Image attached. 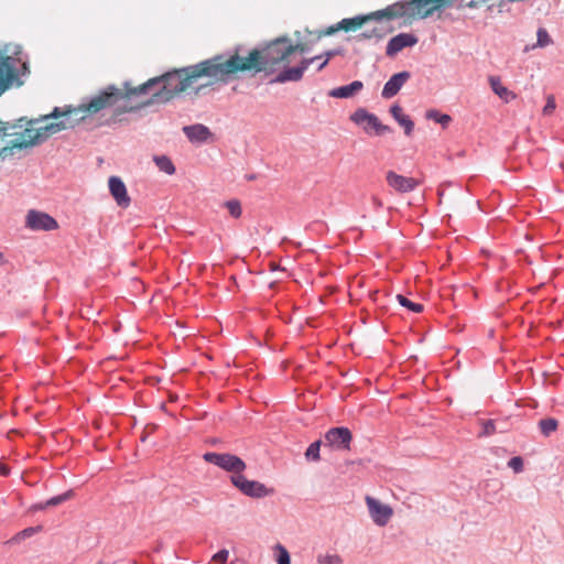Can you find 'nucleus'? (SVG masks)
<instances>
[{
	"instance_id": "nucleus-6",
	"label": "nucleus",
	"mask_w": 564,
	"mask_h": 564,
	"mask_svg": "<svg viewBox=\"0 0 564 564\" xmlns=\"http://www.w3.org/2000/svg\"><path fill=\"white\" fill-rule=\"evenodd\" d=\"M350 120L358 126L366 123L364 127L366 133H370V129H372L377 135H383L393 131L391 127L383 124L375 113L369 112L365 108L356 109L350 115Z\"/></svg>"
},
{
	"instance_id": "nucleus-31",
	"label": "nucleus",
	"mask_w": 564,
	"mask_h": 564,
	"mask_svg": "<svg viewBox=\"0 0 564 564\" xmlns=\"http://www.w3.org/2000/svg\"><path fill=\"white\" fill-rule=\"evenodd\" d=\"M425 118L427 120H433L440 124H442L443 128L447 127L448 123L452 121V117L447 113H442L436 109H429L425 112Z\"/></svg>"
},
{
	"instance_id": "nucleus-28",
	"label": "nucleus",
	"mask_w": 564,
	"mask_h": 564,
	"mask_svg": "<svg viewBox=\"0 0 564 564\" xmlns=\"http://www.w3.org/2000/svg\"><path fill=\"white\" fill-rule=\"evenodd\" d=\"M489 84L492 91L506 101H509L510 98H516V95L512 91L501 85L500 78L498 76H490Z\"/></svg>"
},
{
	"instance_id": "nucleus-57",
	"label": "nucleus",
	"mask_w": 564,
	"mask_h": 564,
	"mask_svg": "<svg viewBox=\"0 0 564 564\" xmlns=\"http://www.w3.org/2000/svg\"><path fill=\"white\" fill-rule=\"evenodd\" d=\"M508 2H503V0H500V2L498 3V8H499V12H501L505 8V6L507 4Z\"/></svg>"
},
{
	"instance_id": "nucleus-38",
	"label": "nucleus",
	"mask_w": 564,
	"mask_h": 564,
	"mask_svg": "<svg viewBox=\"0 0 564 564\" xmlns=\"http://www.w3.org/2000/svg\"><path fill=\"white\" fill-rule=\"evenodd\" d=\"M362 18L365 20V24L369 21H381L382 19H388L387 7L384 9L377 10L368 14H362Z\"/></svg>"
},
{
	"instance_id": "nucleus-26",
	"label": "nucleus",
	"mask_w": 564,
	"mask_h": 564,
	"mask_svg": "<svg viewBox=\"0 0 564 564\" xmlns=\"http://www.w3.org/2000/svg\"><path fill=\"white\" fill-rule=\"evenodd\" d=\"M30 148L26 139H14L9 141L6 147H0V162L4 161L7 158L13 155V150H23Z\"/></svg>"
},
{
	"instance_id": "nucleus-42",
	"label": "nucleus",
	"mask_w": 564,
	"mask_h": 564,
	"mask_svg": "<svg viewBox=\"0 0 564 564\" xmlns=\"http://www.w3.org/2000/svg\"><path fill=\"white\" fill-rule=\"evenodd\" d=\"M317 562H318V564H341L343 560H341V557L339 555H336V554L329 555V554H327L325 556L319 555L317 557Z\"/></svg>"
},
{
	"instance_id": "nucleus-16",
	"label": "nucleus",
	"mask_w": 564,
	"mask_h": 564,
	"mask_svg": "<svg viewBox=\"0 0 564 564\" xmlns=\"http://www.w3.org/2000/svg\"><path fill=\"white\" fill-rule=\"evenodd\" d=\"M17 77L18 70L14 59L0 52V87H6V90L9 89Z\"/></svg>"
},
{
	"instance_id": "nucleus-13",
	"label": "nucleus",
	"mask_w": 564,
	"mask_h": 564,
	"mask_svg": "<svg viewBox=\"0 0 564 564\" xmlns=\"http://www.w3.org/2000/svg\"><path fill=\"white\" fill-rule=\"evenodd\" d=\"M366 503L369 509L372 521L379 525L384 527L391 519L393 510L390 506L381 503L378 499L367 496Z\"/></svg>"
},
{
	"instance_id": "nucleus-14",
	"label": "nucleus",
	"mask_w": 564,
	"mask_h": 564,
	"mask_svg": "<svg viewBox=\"0 0 564 564\" xmlns=\"http://www.w3.org/2000/svg\"><path fill=\"white\" fill-rule=\"evenodd\" d=\"M159 78L153 77L139 86H132L130 82H124L122 89L123 99L130 100L133 97L152 96L158 88ZM128 104V101H126Z\"/></svg>"
},
{
	"instance_id": "nucleus-47",
	"label": "nucleus",
	"mask_w": 564,
	"mask_h": 564,
	"mask_svg": "<svg viewBox=\"0 0 564 564\" xmlns=\"http://www.w3.org/2000/svg\"><path fill=\"white\" fill-rule=\"evenodd\" d=\"M485 2L484 0H470L468 2H464L463 0L457 4L458 9L463 8H469V9H477L479 8L480 3Z\"/></svg>"
},
{
	"instance_id": "nucleus-29",
	"label": "nucleus",
	"mask_w": 564,
	"mask_h": 564,
	"mask_svg": "<svg viewBox=\"0 0 564 564\" xmlns=\"http://www.w3.org/2000/svg\"><path fill=\"white\" fill-rule=\"evenodd\" d=\"M364 24L365 20L362 18V14L352 18H346L338 22L339 31L345 32L356 31L357 29H360Z\"/></svg>"
},
{
	"instance_id": "nucleus-44",
	"label": "nucleus",
	"mask_w": 564,
	"mask_h": 564,
	"mask_svg": "<svg viewBox=\"0 0 564 564\" xmlns=\"http://www.w3.org/2000/svg\"><path fill=\"white\" fill-rule=\"evenodd\" d=\"M339 31V25L338 23L334 24V25H330L326 29H323V30H319L316 32L317 34V37L316 40H319L322 39L323 36H330V35H334L335 33H337Z\"/></svg>"
},
{
	"instance_id": "nucleus-45",
	"label": "nucleus",
	"mask_w": 564,
	"mask_h": 564,
	"mask_svg": "<svg viewBox=\"0 0 564 564\" xmlns=\"http://www.w3.org/2000/svg\"><path fill=\"white\" fill-rule=\"evenodd\" d=\"M229 552L226 549L219 550L212 557V561L219 564H226L228 561Z\"/></svg>"
},
{
	"instance_id": "nucleus-54",
	"label": "nucleus",
	"mask_w": 564,
	"mask_h": 564,
	"mask_svg": "<svg viewBox=\"0 0 564 564\" xmlns=\"http://www.w3.org/2000/svg\"><path fill=\"white\" fill-rule=\"evenodd\" d=\"M10 467L3 463L0 462V475L3 477H7L10 475Z\"/></svg>"
},
{
	"instance_id": "nucleus-56",
	"label": "nucleus",
	"mask_w": 564,
	"mask_h": 564,
	"mask_svg": "<svg viewBox=\"0 0 564 564\" xmlns=\"http://www.w3.org/2000/svg\"><path fill=\"white\" fill-rule=\"evenodd\" d=\"M327 64H328V58H325V61L323 63H319V66L317 67V69L322 70Z\"/></svg>"
},
{
	"instance_id": "nucleus-59",
	"label": "nucleus",
	"mask_w": 564,
	"mask_h": 564,
	"mask_svg": "<svg viewBox=\"0 0 564 564\" xmlns=\"http://www.w3.org/2000/svg\"><path fill=\"white\" fill-rule=\"evenodd\" d=\"M6 91V87H0V96Z\"/></svg>"
},
{
	"instance_id": "nucleus-34",
	"label": "nucleus",
	"mask_w": 564,
	"mask_h": 564,
	"mask_svg": "<svg viewBox=\"0 0 564 564\" xmlns=\"http://www.w3.org/2000/svg\"><path fill=\"white\" fill-rule=\"evenodd\" d=\"M397 300L399 302L400 305H402L403 307L408 308L409 311L411 312H414V313H421L423 312L424 310V306L423 304L421 303H415V302H412L411 300H409L405 295L403 294H398L397 295Z\"/></svg>"
},
{
	"instance_id": "nucleus-55",
	"label": "nucleus",
	"mask_w": 564,
	"mask_h": 564,
	"mask_svg": "<svg viewBox=\"0 0 564 564\" xmlns=\"http://www.w3.org/2000/svg\"><path fill=\"white\" fill-rule=\"evenodd\" d=\"M372 204L377 209L382 207V202L378 197L372 198Z\"/></svg>"
},
{
	"instance_id": "nucleus-24",
	"label": "nucleus",
	"mask_w": 564,
	"mask_h": 564,
	"mask_svg": "<svg viewBox=\"0 0 564 564\" xmlns=\"http://www.w3.org/2000/svg\"><path fill=\"white\" fill-rule=\"evenodd\" d=\"M364 88V84L360 80H354L348 85L339 86L336 88H333L328 96L333 98H351L356 94H358Z\"/></svg>"
},
{
	"instance_id": "nucleus-11",
	"label": "nucleus",
	"mask_w": 564,
	"mask_h": 564,
	"mask_svg": "<svg viewBox=\"0 0 564 564\" xmlns=\"http://www.w3.org/2000/svg\"><path fill=\"white\" fill-rule=\"evenodd\" d=\"M68 128H74V122L68 123L66 120L51 122L46 126L37 128L33 137L31 139H26V142L30 148L40 145L43 142H45L51 135L63 130H66Z\"/></svg>"
},
{
	"instance_id": "nucleus-49",
	"label": "nucleus",
	"mask_w": 564,
	"mask_h": 564,
	"mask_svg": "<svg viewBox=\"0 0 564 564\" xmlns=\"http://www.w3.org/2000/svg\"><path fill=\"white\" fill-rule=\"evenodd\" d=\"M389 112L391 113V116L393 117V119L397 121L398 119H400L404 113H403V110H402V107L399 105V104H393L390 109H389Z\"/></svg>"
},
{
	"instance_id": "nucleus-22",
	"label": "nucleus",
	"mask_w": 564,
	"mask_h": 564,
	"mask_svg": "<svg viewBox=\"0 0 564 564\" xmlns=\"http://www.w3.org/2000/svg\"><path fill=\"white\" fill-rule=\"evenodd\" d=\"M388 20L404 19V24H410L413 21L411 17V6L409 0H401L387 7Z\"/></svg>"
},
{
	"instance_id": "nucleus-48",
	"label": "nucleus",
	"mask_w": 564,
	"mask_h": 564,
	"mask_svg": "<svg viewBox=\"0 0 564 564\" xmlns=\"http://www.w3.org/2000/svg\"><path fill=\"white\" fill-rule=\"evenodd\" d=\"M555 107H556L555 99H554V97L552 95H550L547 97L546 104H545V106L543 108V113L544 115H551L554 111Z\"/></svg>"
},
{
	"instance_id": "nucleus-36",
	"label": "nucleus",
	"mask_w": 564,
	"mask_h": 564,
	"mask_svg": "<svg viewBox=\"0 0 564 564\" xmlns=\"http://www.w3.org/2000/svg\"><path fill=\"white\" fill-rule=\"evenodd\" d=\"M322 446V441H315L307 447L305 452V457L307 460L318 462L321 459L319 451Z\"/></svg>"
},
{
	"instance_id": "nucleus-4",
	"label": "nucleus",
	"mask_w": 564,
	"mask_h": 564,
	"mask_svg": "<svg viewBox=\"0 0 564 564\" xmlns=\"http://www.w3.org/2000/svg\"><path fill=\"white\" fill-rule=\"evenodd\" d=\"M120 100H123L122 89L118 88L116 85H108L88 101L77 106V112H82V116L76 119V122H82L87 117L96 115L104 109L115 107V111L118 107H122V105H118ZM123 106L130 105L124 102ZM113 117L117 116L113 113Z\"/></svg>"
},
{
	"instance_id": "nucleus-51",
	"label": "nucleus",
	"mask_w": 564,
	"mask_h": 564,
	"mask_svg": "<svg viewBox=\"0 0 564 564\" xmlns=\"http://www.w3.org/2000/svg\"><path fill=\"white\" fill-rule=\"evenodd\" d=\"M484 486L485 488H492L495 491H498L502 488V484L498 479L486 480Z\"/></svg>"
},
{
	"instance_id": "nucleus-53",
	"label": "nucleus",
	"mask_w": 564,
	"mask_h": 564,
	"mask_svg": "<svg viewBox=\"0 0 564 564\" xmlns=\"http://www.w3.org/2000/svg\"><path fill=\"white\" fill-rule=\"evenodd\" d=\"M155 429H156L155 424L147 425L144 431H143L142 436L140 437L141 442H145V440L148 437V434L154 432Z\"/></svg>"
},
{
	"instance_id": "nucleus-52",
	"label": "nucleus",
	"mask_w": 564,
	"mask_h": 564,
	"mask_svg": "<svg viewBox=\"0 0 564 564\" xmlns=\"http://www.w3.org/2000/svg\"><path fill=\"white\" fill-rule=\"evenodd\" d=\"M344 54V48L343 47H337V48H334V50H329V51H326L323 55L329 59H332L333 57L335 56H338V55H343Z\"/></svg>"
},
{
	"instance_id": "nucleus-12",
	"label": "nucleus",
	"mask_w": 564,
	"mask_h": 564,
	"mask_svg": "<svg viewBox=\"0 0 564 564\" xmlns=\"http://www.w3.org/2000/svg\"><path fill=\"white\" fill-rule=\"evenodd\" d=\"M326 444L339 449L345 451L350 448L352 434L348 427L336 426L329 429L325 434Z\"/></svg>"
},
{
	"instance_id": "nucleus-41",
	"label": "nucleus",
	"mask_w": 564,
	"mask_h": 564,
	"mask_svg": "<svg viewBox=\"0 0 564 564\" xmlns=\"http://www.w3.org/2000/svg\"><path fill=\"white\" fill-rule=\"evenodd\" d=\"M397 122L403 127L405 135L409 137L412 134L414 122L408 115H403L400 119L397 120Z\"/></svg>"
},
{
	"instance_id": "nucleus-18",
	"label": "nucleus",
	"mask_w": 564,
	"mask_h": 564,
	"mask_svg": "<svg viewBox=\"0 0 564 564\" xmlns=\"http://www.w3.org/2000/svg\"><path fill=\"white\" fill-rule=\"evenodd\" d=\"M410 78L411 73L408 70L393 74L383 86L381 93L382 98L390 99L394 97Z\"/></svg>"
},
{
	"instance_id": "nucleus-27",
	"label": "nucleus",
	"mask_w": 564,
	"mask_h": 564,
	"mask_svg": "<svg viewBox=\"0 0 564 564\" xmlns=\"http://www.w3.org/2000/svg\"><path fill=\"white\" fill-rule=\"evenodd\" d=\"M387 32H384L381 28H373L368 31H364L355 36L349 37L348 40L354 41L356 43H360L366 40L376 39V42L381 41L386 36Z\"/></svg>"
},
{
	"instance_id": "nucleus-46",
	"label": "nucleus",
	"mask_w": 564,
	"mask_h": 564,
	"mask_svg": "<svg viewBox=\"0 0 564 564\" xmlns=\"http://www.w3.org/2000/svg\"><path fill=\"white\" fill-rule=\"evenodd\" d=\"M496 432V424L492 420H487L482 424V434L486 436L492 435Z\"/></svg>"
},
{
	"instance_id": "nucleus-37",
	"label": "nucleus",
	"mask_w": 564,
	"mask_h": 564,
	"mask_svg": "<svg viewBox=\"0 0 564 564\" xmlns=\"http://www.w3.org/2000/svg\"><path fill=\"white\" fill-rule=\"evenodd\" d=\"M288 47L290 51V55L299 52L300 54H306L311 51V46L307 43H292L291 39L288 36Z\"/></svg>"
},
{
	"instance_id": "nucleus-30",
	"label": "nucleus",
	"mask_w": 564,
	"mask_h": 564,
	"mask_svg": "<svg viewBox=\"0 0 564 564\" xmlns=\"http://www.w3.org/2000/svg\"><path fill=\"white\" fill-rule=\"evenodd\" d=\"M154 162L160 171L173 175L175 173V165L173 164L172 160L166 155H156L154 156Z\"/></svg>"
},
{
	"instance_id": "nucleus-60",
	"label": "nucleus",
	"mask_w": 564,
	"mask_h": 564,
	"mask_svg": "<svg viewBox=\"0 0 564 564\" xmlns=\"http://www.w3.org/2000/svg\"><path fill=\"white\" fill-rule=\"evenodd\" d=\"M248 180H254V175L248 176Z\"/></svg>"
},
{
	"instance_id": "nucleus-62",
	"label": "nucleus",
	"mask_w": 564,
	"mask_h": 564,
	"mask_svg": "<svg viewBox=\"0 0 564 564\" xmlns=\"http://www.w3.org/2000/svg\"><path fill=\"white\" fill-rule=\"evenodd\" d=\"M98 564H102V562H99Z\"/></svg>"
},
{
	"instance_id": "nucleus-23",
	"label": "nucleus",
	"mask_w": 564,
	"mask_h": 564,
	"mask_svg": "<svg viewBox=\"0 0 564 564\" xmlns=\"http://www.w3.org/2000/svg\"><path fill=\"white\" fill-rule=\"evenodd\" d=\"M82 116V112H77V107L68 106L64 109H61L59 107H55L53 111L48 115L41 116L39 119L40 121L47 120V119H58L61 117H64L68 123L74 122V127L78 124L79 122H76V119H78Z\"/></svg>"
},
{
	"instance_id": "nucleus-35",
	"label": "nucleus",
	"mask_w": 564,
	"mask_h": 564,
	"mask_svg": "<svg viewBox=\"0 0 564 564\" xmlns=\"http://www.w3.org/2000/svg\"><path fill=\"white\" fill-rule=\"evenodd\" d=\"M273 550L276 564H291L290 553L282 544H275Z\"/></svg>"
},
{
	"instance_id": "nucleus-58",
	"label": "nucleus",
	"mask_w": 564,
	"mask_h": 564,
	"mask_svg": "<svg viewBox=\"0 0 564 564\" xmlns=\"http://www.w3.org/2000/svg\"><path fill=\"white\" fill-rule=\"evenodd\" d=\"M456 1H457V0H446V2H447V4L449 6V8L455 7Z\"/></svg>"
},
{
	"instance_id": "nucleus-32",
	"label": "nucleus",
	"mask_w": 564,
	"mask_h": 564,
	"mask_svg": "<svg viewBox=\"0 0 564 564\" xmlns=\"http://www.w3.org/2000/svg\"><path fill=\"white\" fill-rule=\"evenodd\" d=\"M558 427V421L553 417H545L539 421V429L541 434L544 436H550L554 433Z\"/></svg>"
},
{
	"instance_id": "nucleus-50",
	"label": "nucleus",
	"mask_w": 564,
	"mask_h": 564,
	"mask_svg": "<svg viewBox=\"0 0 564 564\" xmlns=\"http://www.w3.org/2000/svg\"><path fill=\"white\" fill-rule=\"evenodd\" d=\"M24 130L22 132H19L18 139H31L33 134L35 133L36 129H34V126H24Z\"/></svg>"
},
{
	"instance_id": "nucleus-9",
	"label": "nucleus",
	"mask_w": 564,
	"mask_h": 564,
	"mask_svg": "<svg viewBox=\"0 0 564 564\" xmlns=\"http://www.w3.org/2000/svg\"><path fill=\"white\" fill-rule=\"evenodd\" d=\"M409 6H411L413 20H423L432 17L435 12L449 8L446 0H409Z\"/></svg>"
},
{
	"instance_id": "nucleus-5",
	"label": "nucleus",
	"mask_w": 564,
	"mask_h": 564,
	"mask_svg": "<svg viewBox=\"0 0 564 564\" xmlns=\"http://www.w3.org/2000/svg\"><path fill=\"white\" fill-rule=\"evenodd\" d=\"M203 458L205 462L214 464L232 475H241L247 467L240 457L230 453L207 452L203 455Z\"/></svg>"
},
{
	"instance_id": "nucleus-39",
	"label": "nucleus",
	"mask_w": 564,
	"mask_h": 564,
	"mask_svg": "<svg viewBox=\"0 0 564 564\" xmlns=\"http://www.w3.org/2000/svg\"><path fill=\"white\" fill-rule=\"evenodd\" d=\"M536 36H538V41L534 46L544 47L552 42V39H551L549 32L544 28H539Z\"/></svg>"
},
{
	"instance_id": "nucleus-17",
	"label": "nucleus",
	"mask_w": 564,
	"mask_h": 564,
	"mask_svg": "<svg viewBox=\"0 0 564 564\" xmlns=\"http://www.w3.org/2000/svg\"><path fill=\"white\" fill-rule=\"evenodd\" d=\"M386 181L390 187H392L399 193L412 192L420 184L417 180L397 174L393 171L387 172Z\"/></svg>"
},
{
	"instance_id": "nucleus-2",
	"label": "nucleus",
	"mask_w": 564,
	"mask_h": 564,
	"mask_svg": "<svg viewBox=\"0 0 564 564\" xmlns=\"http://www.w3.org/2000/svg\"><path fill=\"white\" fill-rule=\"evenodd\" d=\"M156 78H159L158 88L152 93L151 97L134 106L118 107L115 110V115L121 116L127 112H137L142 108L150 107L152 105L167 104L177 95L192 87L196 82L192 65L169 70L156 76Z\"/></svg>"
},
{
	"instance_id": "nucleus-21",
	"label": "nucleus",
	"mask_w": 564,
	"mask_h": 564,
	"mask_svg": "<svg viewBox=\"0 0 564 564\" xmlns=\"http://www.w3.org/2000/svg\"><path fill=\"white\" fill-rule=\"evenodd\" d=\"M40 122V119H28V117H20L12 121L0 120V128L4 133H0L1 139L9 135H18L19 132H14L15 129H21L24 126H35Z\"/></svg>"
},
{
	"instance_id": "nucleus-7",
	"label": "nucleus",
	"mask_w": 564,
	"mask_h": 564,
	"mask_svg": "<svg viewBox=\"0 0 564 564\" xmlns=\"http://www.w3.org/2000/svg\"><path fill=\"white\" fill-rule=\"evenodd\" d=\"M230 481L241 494L251 498H264L274 492L273 488H268L257 480H249L242 474L231 475Z\"/></svg>"
},
{
	"instance_id": "nucleus-25",
	"label": "nucleus",
	"mask_w": 564,
	"mask_h": 564,
	"mask_svg": "<svg viewBox=\"0 0 564 564\" xmlns=\"http://www.w3.org/2000/svg\"><path fill=\"white\" fill-rule=\"evenodd\" d=\"M73 497H74V490L69 489L62 495H57L55 497L50 498L48 500H46L44 502H39V503L34 505L32 507V510L39 511V510H45L51 507H56V506L64 503L65 501L69 500Z\"/></svg>"
},
{
	"instance_id": "nucleus-3",
	"label": "nucleus",
	"mask_w": 564,
	"mask_h": 564,
	"mask_svg": "<svg viewBox=\"0 0 564 564\" xmlns=\"http://www.w3.org/2000/svg\"><path fill=\"white\" fill-rule=\"evenodd\" d=\"M290 56L288 35L278 36L269 42L261 43L250 50L246 58H252L250 72L253 74L264 72L271 75L279 69L282 62Z\"/></svg>"
},
{
	"instance_id": "nucleus-10",
	"label": "nucleus",
	"mask_w": 564,
	"mask_h": 564,
	"mask_svg": "<svg viewBox=\"0 0 564 564\" xmlns=\"http://www.w3.org/2000/svg\"><path fill=\"white\" fill-rule=\"evenodd\" d=\"M25 226L34 231H52L58 228V223L44 212L30 209L25 217Z\"/></svg>"
},
{
	"instance_id": "nucleus-15",
	"label": "nucleus",
	"mask_w": 564,
	"mask_h": 564,
	"mask_svg": "<svg viewBox=\"0 0 564 564\" xmlns=\"http://www.w3.org/2000/svg\"><path fill=\"white\" fill-rule=\"evenodd\" d=\"M419 42V39L413 33H399L391 37L386 47V55L394 57L399 52L405 47H412Z\"/></svg>"
},
{
	"instance_id": "nucleus-40",
	"label": "nucleus",
	"mask_w": 564,
	"mask_h": 564,
	"mask_svg": "<svg viewBox=\"0 0 564 564\" xmlns=\"http://www.w3.org/2000/svg\"><path fill=\"white\" fill-rule=\"evenodd\" d=\"M225 206L227 207L229 214L234 217V218H239L241 216V204L239 200L237 199H231V200H227L225 203Z\"/></svg>"
},
{
	"instance_id": "nucleus-33",
	"label": "nucleus",
	"mask_w": 564,
	"mask_h": 564,
	"mask_svg": "<svg viewBox=\"0 0 564 564\" xmlns=\"http://www.w3.org/2000/svg\"><path fill=\"white\" fill-rule=\"evenodd\" d=\"M43 529L42 525H36V527H29V528H25L24 530L18 532L11 540L10 542L11 543H20L22 540H25V539H29L31 536H33L35 533L37 532H41Z\"/></svg>"
},
{
	"instance_id": "nucleus-43",
	"label": "nucleus",
	"mask_w": 564,
	"mask_h": 564,
	"mask_svg": "<svg viewBox=\"0 0 564 564\" xmlns=\"http://www.w3.org/2000/svg\"><path fill=\"white\" fill-rule=\"evenodd\" d=\"M508 467L512 468L514 473H521L523 470V458L521 456L511 457Z\"/></svg>"
},
{
	"instance_id": "nucleus-61",
	"label": "nucleus",
	"mask_w": 564,
	"mask_h": 564,
	"mask_svg": "<svg viewBox=\"0 0 564 564\" xmlns=\"http://www.w3.org/2000/svg\"><path fill=\"white\" fill-rule=\"evenodd\" d=\"M3 260V254L0 252V262Z\"/></svg>"
},
{
	"instance_id": "nucleus-8",
	"label": "nucleus",
	"mask_w": 564,
	"mask_h": 564,
	"mask_svg": "<svg viewBox=\"0 0 564 564\" xmlns=\"http://www.w3.org/2000/svg\"><path fill=\"white\" fill-rule=\"evenodd\" d=\"M322 55L303 58L299 65L290 67L284 66L282 70L278 73L275 77L270 79L269 84H284L288 82H299L303 78L305 70L310 67V65L319 59Z\"/></svg>"
},
{
	"instance_id": "nucleus-19",
	"label": "nucleus",
	"mask_w": 564,
	"mask_h": 564,
	"mask_svg": "<svg viewBox=\"0 0 564 564\" xmlns=\"http://www.w3.org/2000/svg\"><path fill=\"white\" fill-rule=\"evenodd\" d=\"M109 192L118 206L127 208L130 205V197L126 184L119 176H110L108 180Z\"/></svg>"
},
{
	"instance_id": "nucleus-1",
	"label": "nucleus",
	"mask_w": 564,
	"mask_h": 564,
	"mask_svg": "<svg viewBox=\"0 0 564 564\" xmlns=\"http://www.w3.org/2000/svg\"><path fill=\"white\" fill-rule=\"evenodd\" d=\"M252 61V58L240 55V46H237L232 51L216 54L192 65L196 80L203 77L212 79L210 83L195 88V94L199 95L210 84L227 85L231 83L238 78V73L250 72Z\"/></svg>"
},
{
	"instance_id": "nucleus-20",
	"label": "nucleus",
	"mask_w": 564,
	"mask_h": 564,
	"mask_svg": "<svg viewBox=\"0 0 564 564\" xmlns=\"http://www.w3.org/2000/svg\"><path fill=\"white\" fill-rule=\"evenodd\" d=\"M183 132L193 143H205L213 137L209 128L202 123L185 126L183 127Z\"/></svg>"
}]
</instances>
